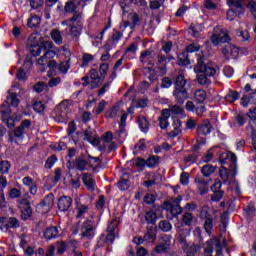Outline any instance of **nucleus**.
Returning a JSON list of instances; mask_svg holds the SVG:
<instances>
[{
	"mask_svg": "<svg viewBox=\"0 0 256 256\" xmlns=\"http://www.w3.org/2000/svg\"><path fill=\"white\" fill-rule=\"evenodd\" d=\"M53 47H55V45H53L52 41H43L40 45L32 46L30 49V53L34 57H39L41 53H44L43 56L37 60V65L43 67L41 69L42 72L45 71V67L47 65L49 69H55V67H57V61L53 60L55 55H57V52H55V50H51Z\"/></svg>",
	"mask_w": 256,
	"mask_h": 256,
	"instance_id": "f257e3e1",
	"label": "nucleus"
},
{
	"mask_svg": "<svg viewBox=\"0 0 256 256\" xmlns=\"http://www.w3.org/2000/svg\"><path fill=\"white\" fill-rule=\"evenodd\" d=\"M197 55L198 62L197 65L194 67V72L197 75V82L199 83V85H210L211 80L209 79V77H215V75L217 74V70L214 67L209 66L205 64V62H203V57H205L203 53H198Z\"/></svg>",
	"mask_w": 256,
	"mask_h": 256,
	"instance_id": "f03ea898",
	"label": "nucleus"
},
{
	"mask_svg": "<svg viewBox=\"0 0 256 256\" xmlns=\"http://www.w3.org/2000/svg\"><path fill=\"white\" fill-rule=\"evenodd\" d=\"M68 29H66L67 35L70 37H79L81 35V31H83V13L75 12L73 17L69 19V21H63L62 25H67Z\"/></svg>",
	"mask_w": 256,
	"mask_h": 256,
	"instance_id": "7ed1b4c3",
	"label": "nucleus"
},
{
	"mask_svg": "<svg viewBox=\"0 0 256 256\" xmlns=\"http://www.w3.org/2000/svg\"><path fill=\"white\" fill-rule=\"evenodd\" d=\"M8 93L9 95L6 98L5 103H3L0 107V113H2V115H9V113H11V110H9V105H12V107L19 106V98H17V93L12 92L11 90H9Z\"/></svg>",
	"mask_w": 256,
	"mask_h": 256,
	"instance_id": "20e7f679",
	"label": "nucleus"
},
{
	"mask_svg": "<svg viewBox=\"0 0 256 256\" xmlns=\"http://www.w3.org/2000/svg\"><path fill=\"white\" fill-rule=\"evenodd\" d=\"M216 249V255H221L223 251V245H221V241L217 238H213L206 242V246L204 248V256H213V251Z\"/></svg>",
	"mask_w": 256,
	"mask_h": 256,
	"instance_id": "39448f33",
	"label": "nucleus"
},
{
	"mask_svg": "<svg viewBox=\"0 0 256 256\" xmlns=\"http://www.w3.org/2000/svg\"><path fill=\"white\" fill-rule=\"evenodd\" d=\"M229 41L230 38L227 30H223L219 26L214 28V32L211 37V42L213 43V45H219L220 43H229Z\"/></svg>",
	"mask_w": 256,
	"mask_h": 256,
	"instance_id": "423d86ee",
	"label": "nucleus"
},
{
	"mask_svg": "<svg viewBox=\"0 0 256 256\" xmlns=\"http://www.w3.org/2000/svg\"><path fill=\"white\" fill-rule=\"evenodd\" d=\"M99 158L90 157V156H79L74 161V167L78 169V171H87V165H93V163H98Z\"/></svg>",
	"mask_w": 256,
	"mask_h": 256,
	"instance_id": "0eeeda50",
	"label": "nucleus"
},
{
	"mask_svg": "<svg viewBox=\"0 0 256 256\" xmlns=\"http://www.w3.org/2000/svg\"><path fill=\"white\" fill-rule=\"evenodd\" d=\"M171 249V236L164 235L159 239L158 245L154 248L155 253H167Z\"/></svg>",
	"mask_w": 256,
	"mask_h": 256,
	"instance_id": "6e6552de",
	"label": "nucleus"
},
{
	"mask_svg": "<svg viewBox=\"0 0 256 256\" xmlns=\"http://www.w3.org/2000/svg\"><path fill=\"white\" fill-rule=\"evenodd\" d=\"M80 232L82 237L86 239H92V237H95V226L93 225V221H84V223L80 227Z\"/></svg>",
	"mask_w": 256,
	"mask_h": 256,
	"instance_id": "1a4fd4ad",
	"label": "nucleus"
},
{
	"mask_svg": "<svg viewBox=\"0 0 256 256\" xmlns=\"http://www.w3.org/2000/svg\"><path fill=\"white\" fill-rule=\"evenodd\" d=\"M123 102H117L105 112L106 119H117L123 113Z\"/></svg>",
	"mask_w": 256,
	"mask_h": 256,
	"instance_id": "9d476101",
	"label": "nucleus"
},
{
	"mask_svg": "<svg viewBox=\"0 0 256 256\" xmlns=\"http://www.w3.org/2000/svg\"><path fill=\"white\" fill-rule=\"evenodd\" d=\"M178 241L183 249V251L186 253V256H194L197 251H199V246L192 245L189 247V244H187V240L185 239V236L179 235Z\"/></svg>",
	"mask_w": 256,
	"mask_h": 256,
	"instance_id": "9b49d317",
	"label": "nucleus"
},
{
	"mask_svg": "<svg viewBox=\"0 0 256 256\" xmlns=\"http://www.w3.org/2000/svg\"><path fill=\"white\" fill-rule=\"evenodd\" d=\"M173 59H175L173 56L165 57L163 55H158V62L156 68L158 69L160 74H167V64L173 61Z\"/></svg>",
	"mask_w": 256,
	"mask_h": 256,
	"instance_id": "f8f14e48",
	"label": "nucleus"
},
{
	"mask_svg": "<svg viewBox=\"0 0 256 256\" xmlns=\"http://www.w3.org/2000/svg\"><path fill=\"white\" fill-rule=\"evenodd\" d=\"M146 181L144 182L145 187H153V185H157L159 179H161V175L156 172H147L145 175Z\"/></svg>",
	"mask_w": 256,
	"mask_h": 256,
	"instance_id": "ddd939ff",
	"label": "nucleus"
},
{
	"mask_svg": "<svg viewBox=\"0 0 256 256\" xmlns=\"http://www.w3.org/2000/svg\"><path fill=\"white\" fill-rule=\"evenodd\" d=\"M82 183H84L88 191H95V188L97 187V184L95 183V178H93V175L89 173L82 174Z\"/></svg>",
	"mask_w": 256,
	"mask_h": 256,
	"instance_id": "4468645a",
	"label": "nucleus"
},
{
	"mask_svg": "<svg viewBox=\"0 0 256 256\" xmlns=\"http://www.w3.org/2000/svg\"><path fill=\"white\" fill-rule=\"evenodd\" d=\"M29 127H31V121L24 120L20 126L14 130V137L17 139H23V135H25V132Z\"/></svg>",
	"mask_w": 256,
	"mask_h": 256,
	"instance_id": "2eb2a0df",
	"label": "nucleus"
},
{
	"mask_svg": "<svg viewBox=\"0 0 256 256\" xmlns=\"http://www.w3.org/2000/svg\"><path fill=\"white\" fill-rule=\"evenodd\" d=\"M67 105H68L67 101L61 102L58 105L57 111H59L60 113L56 116V121L58 123H65V118L67 117Z\"/></svg>",
	"mask_w": 256,
	"mask_h": 256,
	"instance_id": "dca6fc26",
	"label": "nucleus"
},
{
	"mask_svg": "<svg viewBox=\"0 0 256 256\" xmlns=\"http://www.w3.org/2000/svg\"><path fill=\"white\" fill-rule=\"evenodd\" d=\"M223 55H225V57L231 58V59H236V57H239V48L231 45V44H227L223 50H222Z\"/></svg>",
	"mask_w": 256,
	"mask_h": 256,
	"instance_id": "f3484780",
	"label": "nucleus"
},
{
	"mask_svg": "<svg viewBox=\"0 0 256 256\" xmlns=\"http://www.w3.org/2000/svg\"><path fill=\"white\" fill-rule=\"evenodd\" d=\"M173 95L177 103H180L181 105H183L185 100L189 99V94L187 93V90H185V88H175Z\"/></svg>",
	"mask_w": 256,
	"mask_h": 256,
	"instance_id": "a211bd4d",
	"label": "nucleus"
},
{
	"mask_svg": "<svg viewBox=\"0 0 256 256\" xmlns=\"http://www.w3.org/2000/svg\"><path fill=\"white\" fill-rule=\"evenodd\" d=\"M189 35L199 39L201 37V33H203V24L192 23L188 30Z\"/></svg>",
	"mask_w": 256,
	"mask_h": 256,
	"instance_id": "6ab92c4d",
	"label": "nucleus"
},
{
	"mask_svg": "<svg viewBox=\"0 0 256 256\" xmlns=\"http://www.w3.org/2000/svg\"><path fill=\"white\" fill-rule=\"evenodd\" d=\"M73 204V200L69 196H63L58 201V209L60 211H69V208Z\"/></svg>",
	"mask_w": 256,
	"mask_h": 256,
	"instance_id": "aec40b11",
	"label": "nucleus"
},
{
	"mask_svg": "<svg viewBox=\"0 0 256 256\" xmlns=\"http://www.w3.org/2000/svg\"><path fill=\"white\" fill-rule=\"evenodd\" d=\"M194 181L198 187L200 195H205V193L209 191V187H207V185H209V182L205 181V179L201 177H196Z\"/></svg>",
	"mask_w": 256,
	"mask_h": 256,
	"instance_id": "412c9836",
	"label": "nucleus"
},
{
	"mask_svg": "<svg viewBox=\"0 0 256 256\" xmlns=\"http://www.w3.org/2000/svg\"><path fill=\"white\" fill-rule=\"evenodd\" d=\"M54 201H55V197L52 194H49L44 198L43 202L40 203L38 207H41L42 209L49 211V209L53 207Z\"/></svg>",
	"mask_w": 256,
	"mask_h": 256,
	"instance_id": "4be33fe9",
	"label": "nucleus"
},
{
	"mask_svg": "<svg viewBox=\"0 0 256 256\" xmlns=\"http://www.w3.org/2000/svg\"><path fill=\"white\" fill-rule=\"evenodd\" d=\"M50 37L56 45H63V35L59 29H52L50 32Z\"/></svg>",
	"mask_w": 256,
	"mask_h": 256,
	"instance_id": "5701e85b",
	"label": "nucleus"
},
{
	"mask_svg": "<svg viewBox=\"0 0 256 256\" xmlns=\"http://www.w3.org/2000/svg\"><path fill=\"white\" fill-rule=\"evenodd\" d=\"M227 159H229L233 164L237 163V156H235V154H233L232 152H224L220 154L219 156L220 163H226Z\"/></svg>",
	"mask_w": 256,
	"mask_h": 256,
	"instance_id": "b1692460",
	"label": "nucleus"
},
{
	"mask_svg": "<svg viewBox=\"0 0 256 256\" xmlns=\"http://www.w3.org/2000/svg\"><path fill=\"white\" fill-rule=\"evenodd\" d=\"M145 241H148V243H154L155 239H157V228L150 227L148 228L147 233L144 236Z\"/></svg>",
	"mask_w": 256,
	"mask_h": 256,
	"instance_id": "393cba45",
	"label": "nucleus"
},
{
	"mask_svg": "<svg viewBox=\"0 0 256 256\" xmlns=\"http://www.w3.org/2000/svg\"><path fill=\"white\" fill-rule=\"evenodd\" d=\"M182 200H183V198H181V196H178L173 199V203H174L175 207H172L171 213H173L174 215H181L183 208H181L179 203H181Z\"/></svg>",
	"mask_w": 256,
	"mask_h": 256,
	"instance_id": "a878e982",
	"label": "nucleus"
},
{
	"mask_svg": "<svg viewBox=\"0 0 256 256\" xmlns=\"http://www.w3.org/2000/svg\"><path fill=\"white\" fill-rule=\"evenodd\" d=\"M33 214V210L31 209V206L29 205V202H26L23 207H22V215L21 218L24 221H27V219H29L31 217V215Z\"/></svg>",
	"mask_w": 256,
	"mask_h": 256,
	"instance_id": "bb28decb",
	"label": "nucleus"
},
{
	"mask_svg": "<svg viewBox=\"0 0 256 256\" xmlns=\"http://www.w3.org/2000/svg\"><path fill=\"white\" fill-rule=\"evenodd\" d=\"M44 237L46 239H55V237H59V230L57 229V227L47 228L44 233Z\"/></svg>",
	"mask_w": 256,
	"mask_h": 256,
	"instance_id": "cd10ccee",
	"label": "nucleus"
},
{
	"mask_svg": "<svg viewBox=\"0 0 256 256\" xmlns=\"http://www.w3.org/2000/svg\"><path fill=\"white\" fill-rule=\"evenodd\" d=\"M198 133L199 135H209V133H211V123L207 120L204 121V123L198 127Z\"/></svg>",
	"mask_w": 256,
	"mask_h": 256,
	"instance_id": "c85d7f7f",
	"label": "nucleus"
},
{
	"mask_svg": "<svg viewBox=\"0 0 256 256\" xmlns=\"http://www.w3.org/2000/svg\"><path fill=\"white\" fill-rule=\"evenodd\" d=\"M138 125L143 133H147V131H149V121L145 116H139Z\"/></svg>",
	"mask_w": 256,
	"mask_h": 256,
	"instance_id": "c756f323",
	"label": "nucleus"
},
{
	"mask_svg": "<svg viewBox=\"0 0 256 256\" xmlns=\"http://www.w3.org/2000/svg\"><path fill=\"white\" fill-rule=\"evenodd\" d=\"M115 227H117V223L116 222H112L109 226H108V232L109 234L106 237V241L108 243H113V241H115V233H113V231H115Z\"/></svg>",
	"mask_w": 256,
	"mask_h": 256,
	"instance_id": "7c9ffc66",
	"label": "nucleus"
},
{
	"mask_svg": "<svg viewBox=\"0 0 256 256\" xmlns=\"http://www.w3.org/2000/svg\"><path fill=\"white\" fill-rule=\"evenodd\" d=\"M145 219L148 225H155V223H157V213L153 210H150L146 213Z\"/></svg>",
	"mask_w": 256,
	"mask_h": 256,
	"instance_id": "2f4dec72",
	"label": "nucleus"
},
{
	"mask_svg": "<svg viewBox=\"0 0 256 256\" xmlns=\"http://www.w3.org/2000/svg\"><path fill=\"white\" fill-rule=\"evenodd\" d=\"M181 134V122L179 120H176L173 124V130L168 133L169 137H177Z\"/></svg>",
	"mask_w": 256,
	"mask_h": 256,
	"instance_id": "473e14b6",
	"label": "nucleus"
},
{
	"mask_svg": "<svg viewBox=\"0 0 256 256\" xmlns=\"http://www.w3.org/2000/svg\"><path fill=\"white\" fill-rule=\"evenodd\" d=\"M201 173L204 177H211L215 173V166L211 164H206L202 167Z\"/></svg>",
	"mask_w": 256,
	"mask_h": 256,
	"instance_id": "72a5a7b5",
	"label": "nucleus"
},
{
	"mask_svg": "<svg viewBox=\"0 0 256 256\" xmlns=\"http://www.w3.org/2000/svg\"><path fill=\"white\" fill-rule=\"evenodd\" d=\"M125 125H127V113L123 111L120 114V124H119L120 132L118 133L119 137H121V135H125V130L123 129Z\"/></svg>",
	"mask_w": 256,
	"mask_h": 256,
	"instance_id": "f704fd0d",
	"label": "nucleus"
},
{
	"mask_svg": "<svg viewBox=\"0 0 256 256\" xmlns=\"http://www.w3.org/2000/svg\"><path fill=\"white\" fill-rule=\"evenodd\" d=\"M90 80H91V83H94L92 87H97V85L101 83V77H99V72H97V70L92 69L90 71Z\"/></svg>",
	"mask_w": 256,
	"mask_h": 256,
	"instance_id": "c9c22d12",
	"label": "nucleus"
},
{
	"mask_svg": "<svg viewBox=\"0 0 256 256\" xmlns=\"http://www.w3.org/2000/svg\"><path fill=\"white\" fill-rule=\"evenodd\" d=\"M220 178L224 183H227L229 181V178L231 177V171L227 170V168L221 166L219 170Z\"/></svg>",
	"mask_w": 256,
	"mask_h": 256,
	"instance_id": "e433bc0d",
	"label": "nucleus"
},
{
	"mask_svg": "<svg viewBox=\"0 0 256 256\" xmlns=\"http://www.w3.org/2000/svg\"><path fill=\"white\" fill-rule=\"evenodd\" d=\"M194 97L198 103H204L205 99H207V92L199 89L194 93Z\"/></svg>",
	"mask_w": 256,
	"mask_h": 256,
	"instance_id": "4c0bfd02",
	"label": "nucleus"
},
{
	"mask_svg": "<svg viewBox=\"0 0 256 256\" xmlns=\"http://www.w3.org/2000/svg\"><path fill=\"white\" fill-rule=\"evenodd\" d=\"M225 101H227V103H235V101H237V99H239V92L237 91H230L225 97H224Z\"/></svg>",
	"mask_w": 256,
	"mask_h": 256,
	"instance_id": "58836bf2",
	"label": "nucleus"
},
{
	"mask_svg": "<svg viewBox=\"0 0 256 256\" xmlns=\"http://www.w3.org/2000/svg\"><path fill=\"white\" fill-rule=\"evenodd\" d=\"M176 89H185V85H187V80H185V76L183 74H180L176 78Z\"/></svg>",
	"mask_w": 256,
	"mask_h": 256,
	"instance_id": "ea45409f",
	"label": "nucleus"
},
{
	"mask_svg": "<svg viewBox=\"0 0 256 256\" xmlns=\"http://www.w3.org/2000/svg\"><path fill=\"white\" fill-rule=\"evenodd\" d=\"M39 25H41V18L39 16H32L31 18H29L28 27H30V29L39 27Z\"/></svg>",
	"mask_w": 256,
	"mask_h": 256,
	"instance_id": "a19ab883",
	"label": "nucleus"
},
{
	"mask_svg": "<svg viewBox=\"0 0 256 256\" xmlns=\"http://www.w3.org/2000/svg\"><path fill=\"white\" fill-rule=\"evenodd\" d=\"M76 210H77L76 217H77V219H79L80 217H83V215H85V213H87L89 211V206H87L85 204H79L76 207Z\"/></svg>",
	"mask_w": 256,
	"mask_h": 256,
	"instance_id": "79ce46f5",
	"label": "nucleus"
},
{
	"mask_svg": "<svg viewBox=\"0 0 256 256\" xmlns=\"http://www.w3.org/2000/svg\"><path fill=\"white\" fill-rule=\"evenodd\" d=\"M238 9L239 8H236V9L231 8L230 10H228L226 14V19H228V21H234L235 17L239 15V11H243V9H239V10Z\"/></svg>",
	"mask_w": 256,
	"mask_h": 256,
	"instance_id": "37998d69",
	"label": "nucleus"
},
{
	"mask_svg": "<svg viewBox=\"0 0 256 256\" xmlns=\"http://www.w3.org/2000/svg\"><path fill=\"white\" fill-rule=\"evenodd\" d=\"M151 59H153V54L151 51H146L140 56L141 63H148V65H151Z\"/></svg>",
	"mask_w": 256,
	"mask_h": 256,
	"instance_id": "c03bdc74",
	"label": "nucleus"
},
{
	"mask_svg": "<svg viewBox=\"0 0 256 256\" xmlns=\"http://www.w3.org/2000/svg\"><path fill=\"white\" fill-rule=\"evenodd\" d=\"M158 228L163 231L164 233H167V231H171L172 226L171 223L167 220L160 221L158 224Z\"/></svg>",
	"mask_w": 256,
	"mask_h": 256,
	"instance_id": "a18cd8bd",
	"label": "nucleus"
},
{
	"mask_svg": "<svg viewBox=\"0 0 256 256\" xmlns=\"http://www.w3.org/2000/svg\"><path fill=\"white\" fill-rule=\"evenodd\" d=\"M105 107H107V101L102 100L96 108L93 109L94 115H101L102 111H105Z\"/></svg>",
	"mask_w": 256,
	"mask_h": 256,
	"instance_id": "49530a36",
	"label": "nucleus"
},
{
	"mask_svg": "<svg viewBox=\"0 0 256 256\" xmlns=\"http://www.w3.org/2000/svg\"><path fill=\"white\" fill-rule=\"evenodd\" d=\"M9 169H11V164H9V161L0 162V173H2V175L9 173Z\"/></svg>",
	"mask_w": 256,
	"mask_h": 256,
	"instance_id": "de8ad7c7",
	"label": "nucleus"
},
{
	"mask_svg": "<svg viewBox=\"0 0 256 256\" xmlns=\"http://www.w3.org/2000/svg\"><path fill=\"white\" fill-rule=\"evenodd\" d=\"M189 63V58H187L185 53L178 55V65H180L181 67H187Z\"/></svg>",
	"mask_w": 256,
	"mask_h": 256,
	"instance_id": "09e8293b",
	"label": "nucleus"
},
{
	"mask_svg": "<svg viewBox=\"0 0 256 256\" xmlns=\"http://www.w3.org/2000/svg\"><path fill=\"white\" fill-rule=\"evenodd\" d=\"M8 221V229H17L20 226L19 221L15 217L7 218Z\"/></svg>",
	"mask_w": 256,
	"mask_h": 256,
	"instance_id": "8fccbe9b",
	"label": "nucleus"
},
{
	"mask_svg": "<svg viewBox=\"0 0 256 256\" xmlns=\"http://www.w3.org/2000/svg\"><path fill=\"white\" fill-rule=\"evenodd\" d=\"M204 229L208 235H211V231L213 230V219L207 218L204 220Z\"/></svg>",
	"mask_w": 256,
	"mask_h": 256,
	"instance_id": "3c124183",
	"label": "nucleus"
},
{
	"mask_svg": "<svg viewBox=\"0 0 256 256\" xmlns=\"http://www.w3.org/2000/svg\"><path fill=\"white\" fill-rule=\"evenodd\" d=\"M57 163V156L53 155L50 156L45 163V168L46 169H51L53 167V165H55Z\"/></svg>",
	"mask_w": 256,
	"mask_h": 256,
	"instance_id": "603ef678",
	"label": "nucleus"
},
{
	"mask_svg": "<svg viewBox=\"0 0 256 256\" xmlns=\"http://www.w3.org/2000/svg\"><path fill=\"white\" fill-rule=\"evenodd\" d=\"M157 163H159V158L157 156H151L146 161V167L153 168Z\"/></svg>",
	"mask_w": 256,
	"mask_h": 256,
	"instance_id": "864d4df0",
	"label": "nucleus"
},
{
	"mask_svg": "<svg viewBox=\"0 0 256 256\" xmlns=\"http://www.w3.org/2000/svg\"><path fill=\"white\" fill-rule=\"evenodd\" d=\"M170 113H172V115H183L185 110H183L181 106L174 105L170 107Z\"/></svg>",
	"mask_w": 256,
	"mask_h": 256,
	"instance_id": "5fc2aeb1",
	"label": "nucleus"
},
{
	"mask_svg": "<svg viewBox=\"0 0 256 256\" xmlns=\"http://www.w3.org/2000/svg\"><path fill=\"white\" fill-rule=\"evenodd\" d=\"M244 5L247 7V9H249V11H251V13H253V15H254V17L256 19V16H255V13H256V3H255V1L249 0Z\"/></svg>",
	"mask_w": 256,
	"mask_h": 256,
	"instance_id": "6e6d98bb",
	"label": "nucleus"
},
{
	"mask_svg": "<svg viewBox=\"0 0 256 256\" xmlns=\"http://www.w3.org/2000/svg\"><path fill=\"white\" fill-rule=\"evenodd\" d=\"M229 7H235L236 9H243V3L241 0H227Z\"/></svg>",
	"mask_w": 256,
	"mask_h": 256,
	"instance_id": "4d7b16f0",
	"label": "nucleus"
},
{
	"mask_svg": "<svg viewBox=\"0 0 256 256\" xmlns=\"http://www.w3.org/2000/svg\"><path fill=\"white\" fill-rule=\"evenodd\" d=\"M71 65L69 64V61L61 62L58 69L61 71L64 75L69 71Z\"/></svg>",
	"mask_w": 256,
	"mask_h": 256,
	"instance_id": "13d9d810",
	"label": "nucleus"
},
{
	"mask_svg": "<svg viewBox=\"0 0 256 256\" xmlns=\"http://www.w3.org/2000/svg\"><path fill=\"white\" fill-rule=\"evenodd\" d=\"M236 35L237 37H240L243 41H249L251 37L248 31L243 30H237Z\"/></svg>",
	"mask_w": 256,
	"mask_h": 256,
	"instance_id": "bf43d9fd",
	"label": "nucleus"
},
{
	"mask_svg": "<svg viewBox=\"0 0 256 256\" xmlns=\"http://www.w3.org/2000/svg\"><path fill=\"white\" fill-rule=\"evenodd\" d=\"M33 109L34 111H36V113H43L45 111V104H43V102L41 101L35 102L33 105Z\"/></svg>",
	"mask_w": 256,
	"mask_h": 256,
	"instance_id": "052dcab7",
	"label": "nucleus"
},
{
	"mask_svg": "<svg viewBox=\"0 0 256 256\" xmlns=\"http://www.w3.org/2000/svg\"><path fill=\"white\" fill-rule=\"evenodd\" d=\"M173 85V80L169 77H164L161 82L162 89H169Z\"/></svg>",
	"mask_w": 256,
	"mask_h": 256,
	"instance_id": "680f3d73",
	"label": "nucleus"
},
{
	"mask_svg": "<svg viewBox=\"0 0 256 256\" xmlns=\"http://www.w3.org/2000/svg\"><path fill=\"white\" fill-rule=\"evenodd\" d=\"M215 149H219V147H214L212 149H210L208 151V153L202 158L203 163H209V161H211V159H213V151H215Z\"/></svg>",
	"mask_w": 256,
	"mask_h": 256,
	"instance_id": "e2e57ef3",
	"label": "nucleus"
},
{
	"mask_svg": "<svg viewBox=\"0 0 256 256\" xmlns=\"http://www.w3.org/2000/svg\"><path fill=\"white\" fill-rule=\"evenodd\" d=\"M118 189L120 191H127L129 189V180H121L117 183Z\"/></svg>",
	"mask_w": 256,
	"mask_h": 256,
	"instance_id": "0e129e2a",
	"label": "nucleus"
},
{
	"mask_svg": "<svg viewBox=\"0 0 256 256\" xmlns=\"http://www.w3.org/2000/svg\"><path fill=\"white\" fill-rule=\"evenodd\" d=\"M0 230L4 232L9 231L8 220L5 217L0 218Z\"/></svg>",
	"mask_w": 256,
	"mask_h": 256,
	"instance_id": "69168bd1",
	"label": "nucleus"
},
{
	"mask_svg": "<svg viewBox=\"0 0 256 256\" xmlns=\"http://www.w3.org/2000/svg\"><path fill=\"white\" fill-rule=\"evenodd\" d=\"M200 217H201V219H204V220L211 219V215H209V207L208 206L202 207V210L200 212Z\"/></svg>",
	"mask_w": 256,
	"mask_h": 256,
	"instance_id": "338daca9",
	"label": "nucleus"
},
{
	"mask_svg": "<svg viewBox=\"0 0 256 256\" xmlns=\"http://www.w3.org/2000/svg\"><path fill=\"white\" fill-rule=\"evenodd\" d=\"M180 183L181 185H189V173L183 172L180 175Z\"/></svg>",
	"mask_w": 256,
	"mask_h": 256,
	"instance_id": "774afa93",
	"label": "nucleus"
}]
</instances>
